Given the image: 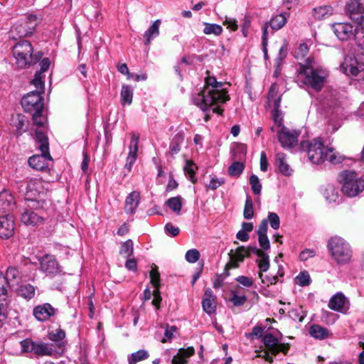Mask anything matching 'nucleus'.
I'll use <instances>...</instances> for the list:
<instances>
[{"label":"nucleus","mask_w":364,"mask_h":364,"mask_svg":"<svg viewBox=\"0 0 364 364\" xmlns=\"http://www.w3.org/2000/svg\"><path fill=\"white\" fill-rule=\"evenodd\" d=\"M12 289L16 291L19 296L27 300H29L34 296L36 291L35 287L30 284H19L16 288Z\"/></svg>","instance_id":"30"},{"label":"nucleus","mask_w":364,"mask_h":364,"mask_svg":"<svg viewBox=\"0 0 364 364\" xmlns=\"http://www.w3.org/2000/svg\"><path fill=\"white\" fill-rule=\"evenodd\" d=\"M255 247V246H240L238 247L236 250H231L229 252L230 261L228 262V267H233L234 268H237L239 267V264L242 262L245 257H250V254L252 253L251 248Z\"/></svg>","instance_id":"14"},{"label":"nucleus","mask_w":364,"mask_h":364,"mask_svg":"<svg viewBox=\"0 0 364 364\" xmlns=\"http://www.w3.org/2000/svg\"><path fill=\"white\" fill-rule=\"evenodd\" d=\"M133 95L132 87L128 85H123L120 92L122 105H130L132 102Z\"/></svg>","instance_id":"33"},{"label":"nucleus","mask_w":364,"mask_h":364,"mask_svg":"<svg viewBox=\"0 0 364 364\" xmlns=\"http://www.w3.org/2000/svg\"><path fill=\"white\" fill-rule=\"evenodd\" d=\"M287 21L286 16L283 14H280L272 17L269 24L273 31H277L286 24Z\"/></svg>","instance_id":"39"},{"label":"nucleus","mask_w":364,"mask_h":364,"mask_svg":"<svg viewBox=\"0 0 364 364\" xmlns=\"http://www.w3.org/2000/svg\"><path fill=\"white\" fill-rule=\"evenodd\" d=\"M245 165L240 161H234L228 168V173L231 176L238 177L243 172Z\"/></svg>","instance_id":"44"},{"label":"nucleus","mask_w":364,"mask_h":364,"mask_svg":"<svg viewBox=\"0 0 364 364\" xmlns=\"http://www.w3.org/2000/svg\"><path fill=\"white\" fill-rule=\"evenodd\" d=\"M32 114V118H33V123L38 127V128H43L44 127L46 123V119H44L43 117H42V112H40V113H37V112H33L31 113ZM40 130V129H38ZM42 132H43L42 130Z\"/></svg>","instance_id":"59"},{"label":"nucleus","mask_w":364,"mask_h":364,"mask_svg":"<svg viewBox=\"0 0 364 364\" xmlns=\"http://www.w3.org/2000/svg\"><path fill=\"white\" fill-rule=\"evenodd\" d=\"M149 356V353L146 350H139L128 356V362L129 364H136L137 362L147 359Z\"/></svg>","instance_id":"42"},{"label":"nucleus","mask_w":364,"mask_h":364,"mask_svg":"<svg viewBox=\"0 0 364 364\" xmlns=\"http://www.w3.org/2000/svg\"><path fill=\"white\" fill-rule=\"evenodd\" d=\"M229 100L228 90L224 87V84L218 82L214 76L205 77L203 89L193 97L194 105L203 112L208 110L215 105L225 103Z\"/></svg>","instance_id":"1"},{"label":"nucleus","mask_w":364,"mask_h":364,"mask_svg":"<svg viewBox=\"0 0 364 364\" xmlns=\"http://www.w3.org/2000/svg\"><path fill=\"white\" fill-rule=\"evenodd\" d=\"M185 257L187 262L195 263L199 259L200 252L196 249H191L186 252Z\"/></svg>","instance_id":"56"},{"label":"nucleus","mask_w":364,"mask_h":364,"mask_svg":"<svg viewBox=\"0 0 364 364\" xmlns=\"http://www.w3.org/2000/svg\"><path fill=\"white\" fill-rule=\"evenodd\" d=\"M268 223H269L270 226L274 230H278L280 227V219L278 215L273 212H269L268 213V217L267 218Z\"/></svg>","instance_id":"54"},{"label":"nucleus","mask_w":364,"mask_h":364,"mask_svg":"<svg viewBox=\"0 0 364 364\" xmlns=\"http://www.w3.org/2000/svg\"><path fill=\"white\" fill-rule=\"evenodd\" d=\"M166 205L176 215H179L183 205L182 198L180 196L171 197L166 201Z\"/></svg>","instance_id":"38"},{"label":"nucleus","mask_w":364,"mask_h":364,"mask_svg":"<svg viewBox=\"0 0 364 364\" xmlns=\"http://www.w3.org/2000/svg\"><path fill=\"white\" fill-rule=\"evenodd\" d=\"M301 75H304V83L310 86L316 91H320L325 82L326 72L318 68L313 59L307 58L305 64L301 65Z\"/></svg>","instance_id":"4"},{"label":"nucleus","mask_w":364,"mask_h":364,"mask_svg":"<svg viewBox=\"0 0 364 364\" xmlns=\"http://www.w3.org/2000/svg\"><path fill=\"white\" fill-rule=\"evenodd\" d=\"M38 23V21L36 15L24 16L12 25L9 33V38L16 41L28 37L33 33Z\"/></svg>","instance_id":"6"},{"label":"nucleus","mask_w":364,"mask_h":364,"mask_svg":"<svg viewBox=\"0 0 364 364\" xmlns=\"http://www.w3.org/2000/svg\"><path fill=\"white\" fill-rule=\"evenodd\" d=\"M54 352L51 344L35 342L33 353L38 355H51Z\"/></svg>","instance_id":"34"},{"label":"nucleus","mask_w":364,"mask_h":364,"mask_svg":"<svg viewBox=\"0 0 364 364\" xmlns=\"http://www.w3.org/2000/svg\"><path fill=\"white\" fill-rule=\"evenodd\" d=\"M4 278L9 284V289H12L20 284L21 273L16 267L10 266L6 269Z\"/></svg>","instance_id":"22"},{"label":"nucleus","mask_w":364,"mask_h":364,"mask_svg":"<svg viewBox=\"0 0 364 364\" xmlns=\"http://www.w3.org/2000/svg\"><path fill=\"white\" fill-rule=\"evenodd\" d=\"M326 148L320 139L304 141L301 143V151H306L309 160L315 164H320L323 162Z\"/></svg>","instance_id":"8"},{"label":"nucleus","mask_w":364,"mask_h":364,"mask_svg":"<svg viewBox=\"0 0 364 364\" xmlns=\"http://www.w3.org/2000/svg\"><path fill=\"white\" fill-rule=\"evenodd\" d=\"M323 194L329 203H335L339 198V190L333 185H328L323 190Z\"/></svg>","instance_id":"36"},{"label":"nucleus","mask_w":364,"mask_h":364,"mask_svg":"<svg viewBox=\"0 0 364 364\" xmlns=\"http://www.w3.org/2000/svg\"><path fill=\"white\" fill-rule=\"evenodd\" d=\"M57 312L58 309L50 304L44 303L33 308V315L38 321L45 322L50 320Z\"/></svg>","instance_id":"15"},{"label":"nucleus","mask_w":364,"mask_h":364,"mask_svg":"<svg viewBox=\"0 0 364 364\" xmlns=\"http://www.w3.org/2000/svg\"><path fill=\"white\" fill-rule=\"evenodd\" d=\"M300 134L299 131L290 130L285 126H282L277 134L279 141L282 147L291 149L297 145Z\"/></svg>","instance_id":"12"},{"label":"nucleus","mask_w":364,"mask_h":364,"mask_svg":"<svg viewBox=\"0 0 364 364\" xmlns=\"http://www.w3.org/2000/svg\"><path fill=\"white\" fill-rule=\"evenodd\" d=\"M327 247L338 264H346L350 261L353 252L349 243L343 238L338 236L331 237L328 241Z\"/></svg>","instance_id":"5"},{"label":"nucleus","mask_w":364,"mask_h":364,"mask_svg":"<svg viewBox=\"0 0 364 364\" xmlns=\"http://www.w3.org/2000/svg\"><path fill=\"white\" fill-rule=\"evenodd\" d=\"M348 304V301L343 294L338 292L333 295L329 302L328 307L336 311L343 312L346 310V306Z\"/></svg>","instance_id":"21"},{"label":"nucleus","mask_w":364,"mask_h":364,"mask_svg":"<svg viewBox=\"0 0 364 364\" xmlns=\"http://www.w3.org/2000/svg\"><path fill=\"white\" fill-rule=\"evenodd\" d=\"M332 28L336 36L341 41H346L354 36L355 28L348 23H336L332 25Z\"/></svg>","instance_id":"17"},{"label":"nucleus","mask_w":364,"mask_h":364,"mask_svg":"<svg viewBox=\"0 0 364 364\" xmlns=\"http://www.w3.org/2000/svg\"><path fill=\"white\" fill-rule=\"evenodd\" d=\"M278 333L279 334L280 338L276 337L270 333H267L264 334L262 338L264 346L267 350L270 352L272 355L274 356L277 355L279 352L286 355L290 348V345L289 343L280 342L282 334L280 332H278Z\"/></svg>","instance_id":"11"},{"label":"nucleus","mask_w":364,"mask_h":364,"mask_svg":"<svg viewBox=\"0 0 364 364\" xmlns=\"http://www.w3.org/2000/svg\"><path fill=\"white\" fill-rule=\"evenodd\" d=\"M161 24L160 19H157L153 22L149 28L144 33L145 39V45L148 46L151 43L152 39L155 38L159 35V27Z\"/></svg>","instance_id":"29"},{"label":"nucleus","mask_w":364,"mask_h":364,"mask_svg":"<svg viewBox=\"0 0 364 364\" xmlns=\"http://www.w3.org/2000/svg\"><path fill=\"white\" fill-rule=\"evenodd\" d=\"M22 352H33L35 342L31 339H24L20 343Z\"/></svg>","instance_id":"60"},{"label":"nucleus","mask_w":364,"mask_h":364,"mask_svg":"<svg viewBox=\"0 0 364 364\" xmlns=\"http://www.w3.org/2000/svg\"><path fill=\"white\" fill-rule=\"evenodd\" d=\"M36 142L41 154H36L31 156L28 160L29 166L37 171H46L48 169V161L53 159L49 152L48 138L44 132L36 129L35 132Z\"/></svg>","instance_id":"3"},{"label":"nucleus","mask_w":364,"mask_h":364,"mask_svg":"<svg viewBox=\"0 0 364 364\" xmlns=\"http://www.w3.org/2000/svg\"><path fill=\"white\" fill-rule=\"evenodd\" d=\"M184 138L185 136L183 132H179L173 136L169 144V153L171 156L178 154L180 152Z\"/></svg>","instance_id":"28"},{"label":"nucleus","mask_w":364,"mask_h":364,"mask_svg":"<svg viewBox=\"0 0 364 364\" xmlns=\"http://www.w3.org/2000/svg\"><path fill=\"white\" fill-rule=\"evenodd\" d=\"M21 104L24 111L29 113L43 112V99L38 90L32 91L23 96Z\"/></svg>","instance_id":"10"},{"label":"nucleus","mask_w":364,"mask_h":364,"mask_svg":"<svg viewBox=\"0 0 364 364\" xmlns=\"http://www.w3.org/2000/svg\"><path fill=\"white\" fill-rule=\"evenodd\" d=\"M133 242L132 240H127L121 245L119 254L124 257H129L133 255Z\"/></svg>","instance_id":"48"},{"label":"nucleus","mask_w":364,"mask_h":364,"mask_svg":"<svg viewBox=\"0 0 364 364\" xmlns=\"http://www.w3.org/2000/svg\"><path fill=\"white\" fill-rule=\"evenodd\" d=\"M323 156V161L327 160L331 164L335 165L342 163L345 159V156L336 151L334 148L328 146L326 148Z\"/></svg>","instance_id":"31"},{"label":"nucleus","mask_w":364,"mask_h":364,"mask_svg":"<svg viewBox=\"0 0 364 364\" xmlns=\"http://www.w3.org/2000/svg\"><path fill=\"white\" fill-rule=\"evenodd\" d=\"M5 301H0V326H1L8 317V305Z\"/></svg>","instance_id":"61"},{"label":"nucleus","mask_w":364,"mask_h":364,"mask_svg":"<svg viewBox=\"0 0 364 364\" xmlns=\"http://www.w3.org/2000/svg\"><path fill=\"white\" fill-rule=\"evenodd\" d=\"M14 127H16V134L21 135L28 129V122L24 115L18 114L14 121Z\"/></svg>","instance_id":"37"},{"label":"nucleus","mask_w":364,"mask_h":364,"mask_svg":"<svg viewBox=\"0 0 364 364\" xmlns=\"http://www.w3.org/2000/svg\"><path fill=\"white\" fill-rule=\"evenodd\" d=\"M333 9L331 6H321L314 9L313 16L316 20H323L331 16Z\"/></svg>","instance_id":"32"},{"label":"nucleus","mask_w":364,"mask_h":364,"mask_svg":"<svg viewBox=\"0 0 364 364\" xmlns=\"http://www.w3.org/2000/svg\"><path fill=\"white\" fill-rule=\"evenodd\" d=\"M21 219V221L26 225H36L43 221L42 216L27 208L22 213Z\"/></svg>","instance_id":"26"},{"label":"nucleus","mask_w":364,"mask_h":364,"mask_svg":"<svg viewBox=\"0 0 364 364\" xmlns=\"http://www.w3.org/2000/svg\"><path fill=\"white\" fill-rule=\"evenodd\" d=\"M43 77L44 76L40 73H36L34 78L32 80V84L36 87L37 90L41 92V93L44 91Z\"/></svg>","instance_id":"55"},{"label":"nucleus","mask_w":364,"mask_h":364,"mask_svg":"<svg viewBox=\"0 0 364 364\" xmlns=\"http://www.w3.org/2000/svg\"><path fill=\"white\" fill-rule=\"evenodd\" d=\"M346 10L353 21L357 23L364 22V0H348L346 5Z\"/></svg>","instance_id":"13"},{"label":"nucleus","mask_w":364,"mask_h":364,"mask_svg":"<svg viewBox=\"0 0 364 364\" xmlns=\"http://www.w3.org/2000/svg\"><path fill=\"white\" fill-rule=\"evenodd\" d=\"M216 299V296L213 294V291L210 288L205 290L202 301V306L203 311L208 315H211L215 312L217 304Z\"/></svg>","instance_id":"20"},{"label":"nucleus","mask_w":364,"mask_h":364,"mask_svg":"<svg viewBox=\"0 0 364 364\" xmlns=\"http://www.w3.org/2000/svg\"><path fill=\"white\" fill-rule=\"evenodd\" d=\"M250 184L252 192L255 195H259L262 191V184L257 176L252 174L250 178Z\"/></svg>","instance_id":"51"},{"label":"nucleus","mask_w":364,"mask_h":364,"mask_svg":"<svg viewBox=\"0 0 364 364\" xmlns=\"http://www.w3.org/2000/svg\"><path fill=\"white\" fill-rule=\"evenodd\" d=\"M139 203V193L132 191L125 200L124 210L127 214H134Z\"/></svg>","instance_id":"25"},{"label":"nucleus","mask_w":364,"mask_h":364,"mask_svg":"<svg viewBox=\"0 0 364 364\" xmlns=\"http://www.w3.org/2000/svg\"><path fill=\"white\" fill-rule=\"evenodd\" d=\"M247 149L243 145H239L233 151V159L241 161L245 158Z\"/></svg>","instance_id":"57"},{"label":"nucleus","mask_w":364,"mask_h":364,"mask_svg":"<svg viewBox=\"0 0 364 364\" xmlns=\"http://www.w3.org/2000/svg\"><path fill=\"white\" fill-rule=\"evenodd\" d=\"M14 219L13 215L0 216V237L7 239L14 232Z\"/></svg>","instance_id":"19"},{"label":"nucleus","mask_w":364,"mask_h":364,"mask_svg":"<svg viewBox=\"0 0 364 364\" xmlns=\"http://www.w3.org/2000/svg\"><path fill=\"white\" fill-rule=\"evenodd\" d=\"M16 208V201L11 193L7 191L0 193V216L11 215Z\"/></svg>","instance_id":"16"},{"label":"nucleus","mask_w":364,"mask_h":364,"mask_svg":"<svg viewBox=\"0 0 364 364\" xmlns=\"http://www.w3.org/2000/svg\"><path fill=\"white\" fill-rule=\"evenodd\" d=\"M296 284L301 287L309 286L311 283V278L307 272H301L296 277Z\"/></svg>","instance_id":"52"},{"label":"nucleus","mask_w":364,"mask_h":364,"mask_svg":"<svg viewBox=\"0 0 364 364\" xmlns=\"http://www.w3.org/2000/svg\"><path fill=\"white\" fill-rule=\"evenodd\" d=\"M247 300L246 296H239L236 293L232 292V296L230 298V301L234 304L235 306H242Z\"/></svg>","instance_id":"58"},{"label":"nucleus","mask_w":364,"mask_h":364,"mask_svg":"<svg viewBox=\"0 0 364 364\" xmlns=\"http://www.w3.org/2000/svg\"><path fill=\"white\" fill-rule=\"evenodd\" d=\"M203 33L206 35L214 34L215 36H220L223 32V28L221 26L216 23H204Z\"/></svg>","instance_id":"43"},{"label":"nucleus","mask_w":364,"mask_h":364,"mask_svg":"<svg viewBox=\"0 0 364 364\" xmlns=\"http://www.w3.org/2000/svg\"><path fill=\"white\" fill-rule=\"evenodd\" d=\"M310 335L317 339L323 340L328 337V330L320 325L314 324L309 329Z\"/></svg>","instance_id":"35"},{"label":"nucleus","mask_w":364,"mask_h":364,"mask_svg":"<svg viewBox=\"0 0 364 364\" xmlns=\"http://www.w3.org/2000/svg\"><path fill=\"white\" fill-rule=\"evenodd\" d=\"M151 283L154 287H157L160 284V274L158 270V267L153 264L150 272Z\"/></svg>","instance_id":"53"},{"label":"nucleus","mask_w":364,"mask_h":364,"mask_svg":"<svg viewBox=\"0 0 364 364\" xmlns=\"http://www.w3.org/2000/svg\"><path fill=\"white\" fill-rule=\"evenodd\" d=\"M254 216L253 202L250 196H247L245 200L243 217L247 220H250Z\"/></svg>","instance_id":"45"},{"label":"nucleus","mask_w":364,"mask_h":364,"mask_svg":"<svg viewBox=\"0 0 364 364\" xmlns=\"http://www.w3.org/2000/svg\"><path fill=\"white\" fill-rule=\"evenodd\" d=\"M252 252L256 255L259 259L256 260L258 267L261 272H265L269 268V255L263 250L258 249L257 247L250 249Z\"/></svg>","instance_id":"23"},{"label":"nucleus","mask_w":364,"mask_h":364,"mask_svg":"<svg viewBox=\"0 0 364 364\" xmlns=\"http://www.w3.org/2000/svg\"><path fill=\"white\" fill-rule=\"evenodd\" d=\"M258 242L263 250H268L270 248V242L267 235H257Z\"/></svg>","instance_id":"63"},{"label":"nucleus","mask_w":364,"mask_h":364,"mask_svg":"<svg viewBox=\"0 0 364 364\" xmlns=\"http://www.w3.org/2000/svg\"><path fill=\"white\" fill-rule=\"evenodd\" d=\"M139 142V135L136 134L135 133H132V138L129 146V154L124 165V168L129 171H131L133 164L137 159Z\"/></svg>","instance_id":"18"},{"label":"nucleus","mask_w":364,"mask_h":364,"mask_svg":"<svg viewBox=\"0 0 364 364\" xmlns=\"http://www.w3.org/2000/svg\"><path fill=\"white\" fill-rule=\"evenodd\" d=\"M9 288V284L4 278V275L0 272V301H6Z\"/></svg>","instance_id":"49"},{"label":"nucleus","mask_w":364,"mask_h":364,"mask_svg":"<svg viewBox=\"0 0 364 364\" xmlns=\"http://www.w3.org/2000/svg\"><path fill=\"white\" fill-rule=\"evenodd\" d=\"M309 52V47L306 43L300 44L295 51V58L297 59L304 58Z\"/></svg>","instance_id":"62"},{"label":"nucleus","mask_w":364,"mask_h":364,"mask_svg":"<svg viewBox=\"0 0 364 364\" xmlns=\"http://www.w3.org/2000/svg\"><path fill=\"white\" fill-rule=\"evenodd\" d=\"M166 233L171 237H176L179 234L180 230L178 227H175L172 223H168L164 227Z\"/></svg>","instance_id":"64"},{"label":"nucleus","mask_w":364,"mask_h":364,"mask_svg":"<svg viewBox=\"0 0 364 364\" xmlns=\"http://www.w3.org/2000/svg\"><path fill=\"white\" fill-rule=\"evenodd\" d=\"M342 192L348 197H355L364 190V180L353 171H343L339 175Z\"/></svg>","instance_id":"7"},{"label":"nucleus","mask_w":364,"mask_h":364,"mask_svg":"<svg viewBox=\"0 0 364 364\" xmlns=\"http://www.w3.org/2000/svg\"><path fill=\"white\" fill-rule=\"evenodd\" d=\"M275 165L282 175L287 176L291 175L293 171L287 163L286 155L284 153H277L276 154Z\"/></svg>","instance_id":"27"},{"label":"nucleus","mask_w":364,"mask_h":364,"mask_svg":"<svg viewBox=\"0 0 364 364\" xmlns=\"http://www.w3.org/2000/svg\"><path fill=\"white\" fill-rule=\"evenodd\" d=\"M39 269L49 278L64 274L63 267L60 264L55 256L46 254L38 258Z\"/></svg>","instance_id":"9"},{"label":"nucleus","mask_w":364,"mask_h":364,"mask_svg":"<svg viewBox=\"0 0 364 364\" xmlns=\"http://www.w3.org/2000/svg\"><path fill=\"white\" fill-rule=\"evenodd\" d=\"M47 204L48 202L44 199H28L26 208L31 210H40L43 209Z\"/></svg>","instance_id":"47"},{"label":"nucleus","mask_w":364,"mask_h":364,"mask_svg":"<svg viewBox=\"0 0 364 364\" xmlns=\"http://www.w3.org/2000/svg\"><path fill=\"white\" fill-rule=\"evenodd\" d=\"M272 100L273 101V109H279L281 97H277V92L274 85L271 86L268 94V101L270 102Z\"/></svg>","instance_id":"50"},{"label":"nucleus","mask_w":364,"mask_h":364,"mask_svg":"<svg viewBox=\"0 0 364 364\" xmlns=\"http://www.w3.org/2000/svg\"><path fill=\"white\" fill-rule=\"evenodd\" d=\"M65 338V332L61 328H58L55 331H51L48 333V338L54 342L59 343L60 348L64 346L65 342L63 341Z\"/></svg>","instance_id":"41"},{"label":"nucleus","mask_w":364,"mask_h":364,"mask_svg":"<svg viewBox=\"0 0 364 364\" xmlns=\"http://www.w3.org/2000/svg\"><path fill=\"white\" fill-rule=\"evenodd\" d=\"M197 168V166L192 161L188 160L186 161V165L183 167L185 173L193 183H196L197 182V178L195 176Z\"/></svg>","instance_id":"40"},{"label":"nucleus","mask_w":364,"mask_h":364,"mask_svg":"<svg viewBox=\"0 0 364 364\" xmlns=\"http://www.w3.org/2000/svg\"><path fill=\"white\" fill-rule=\"evenodd\" d=\"M13 55L16 65L19 69H24L36 64L42 58L43 53L33 54V48L30 41L21 40L13 47Z\"/></svg>","instance_id":"2"},{"label":"nucleus","mask_w":364,"mask_h":364,"mask_svg":"<svg viewBox=\"0 0 364 364\" xmlns=\"http://www.w3.org/2000/svg\"><path fill=\"white\" fill-rule=\"evenodd\" d=\"M358 24L359 26L355 28L354 37L358 46L364 49V22Z\"/></svg>","instance_id":"46"},{"label":"nucleus","mask_w":364,"mask_h":364,"mask_svg":"<svg viewBox=\"0 0 364 364\" xmlns=\"http://www.w3.org/2000/svg\"><path fill=\"white\" fill-rule=\"evenodd\" d=\"M195 349L193 347H188L187 348H180L176 355L173 356L172 364H187L188 359L193 355Z\"/></svg>","instance_id":"24"}]
</instances>
